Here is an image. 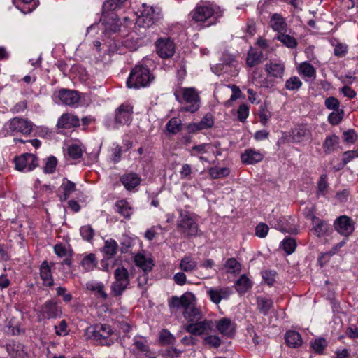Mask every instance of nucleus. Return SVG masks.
Wrapping results in <instances>:
<instances>
[{
	"mask_svg": "<svg viewBox=\"0 0 358 358\" xmlns=\"http://www.w3.org/2000/svg\"><path fill=\"white\" fill-rule=\"evenodd\" d=\"M100 27H101L103 36L108 39V41H105L102 48V44L99 41H95L93 43L94 50L99 54L100 60H103L106 54L110 55L115 52L121 53L123 46L128 48H132L134 47V45L129 43L127 39L124 41H120L118 39L117 33L120 30V19L115 13L104 11L101 22L89 27L87 28V34L96 30Z\"/></svg>",
	"mask_w": 358,
	"mask_h": 358,
	"instance_id": "f257e3e1",
	"label": "nucleus"
},
{
	"mask_svg": "<svg viewBox=\"0 0 358 358\" xmlns=\"http://www.w3.org/2000/svg\"><path fill=\"white\" fill-rule=\"evenodd\" d=\"M84 336L87 340H92L103 346H111L117 339V334L110 325L97 323L86 328Z\"/></svg>",
	"mask_w": 358,
	"mask_h": 358,
	"instance_id": "f03ea898",
	"label": "nucleus"
},
{
	"mask_svg": "<svg viewBox=\"0 0 358 358\" xmlns=\"http://www.w3.org/2000/svg\"><path fill=\"white\" fill-rule=\"evenodd\" d=\"M189 15L194 21L206 23L205 26L208 27L216 24L222 16V11L216 5L201 2L196 5Z\"/></svg>",
	"mask_w": 358,
	"mask_h": 358,
	"instance_id": "7ed1b4c3",
	"label": "nucleus"
},
{
	"mask_svg": "<svg viewBox=\"0 0 358 358\" xmlns=\"http://www.w3.org/2000/svg\"><path fill=\"white\" fill-rule=\"evenodd\" d=\"M153 80L154 76L148 68L139 63L130 72L127 84L129 88L148 87Z\"/></svg>",
	"mask_w": 358,
	"mask_h": 358,
	"instance_id": "20e7f679",
	"label": "nucleus"
},
{
	"mask_svg": "<svg viewBox=\"0 0 358 358\" xmlns=\"http://www.w3.org/2000/svg\"><path fill=\"white\" fill-rule=\"evenodd\" d=\"M180 217L178 220L177 228L185 237L190 238L199 235V225L195 219L188 211L180 210Z\"/></svg>",
	"mask_w": 358,
	"mask_h": 358,
	"instance_id": "39448f33",
	"label": "nucleus"
},
{
	"mask_svg": "<svg viewBox=\"0 0 358 358\" xmlns=\"http://www.w3.org/2000/svg\"><path fill=\"white\" fill-rule=\"evenodd\" d=\"M33 123L27 120L14 117L5 124L3 129L6 135L15 136L21 134L28 136L31 133Z\"/></svg>",
	"mask_w": 358,
	"mask_h": 358,
	"instance_id": "423d86ee",
	"label": "nucleus"
},
{
	"mask_svg": "<svg viewBox=\"0 0 358 358\" xmlns=\"http://www.w3.org/2000/svg\"><path fill=\"white\" fill-rule=\"evenodd\" d=\"M174 94L179 102L189 104L184 108L185 110L194 113L199 108L200 100L196 91H176Z\"/></svg>",
	"mask_w": 358,
	"mask_h": 358,
	"instance_id": "0eeeda50",
	"label": "nucleus"
},
{
	"mask_svg": "<svg viewBox=\"0 0 358 358\" xmlns=\"http://www.w3.org/2000/svg\"><path fill=\"white\" fill-rule=\"evenodd\" d=\"M214 323L210 320L195 321L184 326V329L192 335L199 336L208 334L213 330Z\"/></svg>",
	"mask_w": 358,
	"mask_h": 358,
	"instance_id": "6e6552de",
	"label": "nucleus"
},
{
	"mask_svg": "<svg viewBox=\"0 0 358 358\" xmlns=\"http://www.w3.org/2000/svg\"><path fill=\"white\" fill-rule=\"evenodd\" d=\"M133 106L129 103L121 104L115 111L114 122L115 127L130 124L132 121Z\"/></svg>",
	"mask_w": 358,
	"mask_h": 358,
	"instance_id": "1a4fd4ad",
	"label": "nucleus"
},
{
	"mask_svg": "<svg viewBox=\"0 0 358 358\" xmlns=\"http://www.w3.org/2000/svg\"><path fill=\"white\" fill-rule=\"evenodd\" d=\"M15 168L20 171L29 172L38 166V158L31 153H24L14 159Z\"/></svg>",
	"mask_w": 358,
	"mask_h": 358,
	"instance_id": "9d476101",
	"label": "nucleus"
},
{
	"mask_svg": "<svg viewBox=\"0 0 358 358\" xmlns=\"http://www.w3.org/2000/svg\"><path fill=\"white\" fill-rule=\"evenodd\" d=\"M159 18V13L156 12L153 7L143 4V10L136 19V24L143 28L151 27Z\"/></svg>",
	"mask_w": 358,
	"mask_h": 358,
	"instance_id": "9b49d317",
	"label": "nucleus"
},
{
	"mask_svg": "<svg viewBox=\"0 0 358 358\" xmlns=\"http://www.w3.org/2000/svg\"><path fill=\"white\" fill-rule=\"evenodd\" d=\"M156 50L162 58L171 57L176 51V45L169 38H160L156 43Z\"/></svg>",
	"mask_w": 358,
	"mask_h": 358,
	"instance_id": "f8f14e48",
	"label": "nucleus"
},
{
	"mask_svg": "<svg viewBox=\"0 0 358 358\" xmlns=\"http://www.w3.org/2000/svg\"><path fill=\"white\" fill-rule=\"evenodd\" d=\"M195 296L191 292H185L180 297L172 296L169 301V306L176 310L182 308L184 310L191 301H195Z\"/></svg>",
	"mask_w": 358,
	"mask_h": 358,
	"instance_id": "ddd939ff",
	"label": "nucleus"
},
{
	"mask_svg": "<svg viewBox=\"0 0 358 358\" xmlns=\"http://www.w3.org/2000/svg\"><path fill=\"white\" fill-rule=\"evenodd\" d=\"M336 230L343 236H349L354 230L352 220L346 216L342 215L338 217L334 222Z\"/></svg>",
	"mask_w": 358,
	"mask_h": 358,
	"instance_id": "4468645a",
	"label": "nucleus"
},
{
	"mask_svg": "<svg viewBox=\"0 0 358 358\" xmlns=\"http://www.w3.org/2000/svg\"><path fill=\"white\" fill-rule=\"evenodd\" d=\"M80 125V120L78 116L66 113H63L57 122L56 127L57 129H71L78 127Z\"/></svg>",
	"mask_w": 358,
	"mask_h": 358,
	"instance_id": "2eb2a0df",
	"label": "nucleus"
},
{
	"mask_svg": "<svg viewBox=\"0 0 358 358\" xmlns=\"http://www.w3.org/2000/svg\"><path fill=\"white\" fill-rule=\"evenodd\" d=\"M6 349L12 358H29L24 345L15 341H10L6 345Z\"/></svg>",
	"mask_w": 358,
	"mask_h": 358,
	"instance_id": "dca6fc26",
	"label": "nucleus"
},
{
	"mask_svg": "<svg viewBox=\"0 0 358 358\" xmlns=\"http://www.w3.org/2000/svg\"><path fill=\"white\" fill-rule=\"evenodd\" d=\"M54 96L55 98H58L62 103L71 106L78 103L80 99L78 91H58L57 94Z\"/></svg>",
	"mask_w": 358,
	"mask_h": 358,
	"instance_id": "f3484780",
	"label": "nucleus"
},
{
	"mask_svg": "<svg viewBox=\"0 0 358 358\" xmlns=\"http://www.w3.org/2000/svg\"><path fill=\"white\" fill-rule=\"evenodd\" d=\"M216 329L220 334L229 338L235 334V324L227 317L216 321Z\"/></svg>",
	"mask_w": 358,
	"mask_h": 358,
	"instance_id": "a211bd4d",
	"label": "nucleus"
},
{
	"mask_svg": "<svg viewBox=\"0 0 358 358\" xmlns=\"http://www.w3.org/2000/svg\"><path fill=\"white\" fill-rule=\"evenodd\" d=\"M41 313L44 317L51 319L57 317L62 312L55 301L48 300L42 306Z\"/></svg>",
	"mask_w": 358,
	"mask_h": 358,
	"instance_id": "6ab92c4d",
	"label": "nucleus"
},
{
	"mask_svg": "<svg viewBox=\"0 0 358 358\" xmlns=\"http://www.w3.org/2000/svg\"><path fill=\"white\" fill-rule=\"evenodd\" d=\"M189 303L183 310L185 318L190 323L201 320L203 315L200 309L196 306V300L191 301Z\"/></svg>",
	"mask_w": 358,
	"mask_h": 358,
	"instance_id": "aec40b11",
	"label": "nucleus"
},
{
	"mask_svg": "<svg viewBox=\"0 0 358 358\" xmlns=\"http://www.w3.org/2000/svg\"><path fill=\"white\" fill-rule=\"evenodd\" d=\"M134 345V354L137 358H144V357H148L149 348L147 345V341L145 338L135 337Z\"/></svg>",
	"mask_w": 358,
	"mask_h": 358,
	"instance_id": "412c9836",
	"label": "nucleus"
},
{
	"mask_svg": "<svg viewBox=\"0 0 358 358\" xmlns=\"http://www.w3.org/2000/svg\"><path fill=\"white\" fill-rule=\"evenodd\" d=\"M263 155L254 149H246L241 154V159L243 164H254L263 159Z\"/></svg>",
	"mask_w": 358,
	"mask_h": 358,
	"instance_id": "4be33fe9",
	"label": "nucleus"
},
{
	"mask_svg": "<svg viewBox=\"0 0 358 358\" xmlns=\"http://www.w3.org/2000/svg\"><path fill=\"white\" fill-rule=\"evenodd\" d=\"M120 181L127 190H131L141 183V179L136 173H127L120 178Z\"/></svg>",
	"mask_w": 358,
	"mask_h": 358,
	"instance_id": "5701e85b",
	"label": "nucleus"
},
{
	"mask_svg": "<svg viewBox=\"0 0 358 358\" xmlns=\"http://www.w3.org/2000/svg\"><path fill=\"white\" fill-rule=\"evenodd\" d=\"M270 25L272 29L278 34L286 32L287 30V24L285 19L278 13H274L270 20Z\"/></svg>",
	"mask_w": 358,
	"mask_h": 358,
	"instance_id": "b1692460",
	"label": "nucleus"
},
{
	"mask_svg": "<svg viewBox=\"0 0 358 358\" xmlns=\"http://www.w3.org/2000/svg\"><path fill=\"white\" fill-rule=\"evenodd\" d=\"M40 276L44 286L51 287L54 285L51 268L46 260L43 261L40 266Z\"/></svg>",
	"mask_w": 358,
	"mask_h": 358,
	"instance_id": "393cba45",
	"label": "nucleus"
},
{
	"mask_svg": "<svg viewBox=\"0 0 358 358\" xmlns=\"http://www.w3.org/2000/svg\"><path fill=\"white\" fill-rule=\"evenodd\" d=\"M256 303L257 309L261 314L264 316L268 315L270 310L273 307V299L263 296H257Z\"/></svg>",
	"mask_w": 358,
	"mask_h": 358,
	"instance_id": "a878e982",
	"label": "nucleus"
},
{
	"mask_svg": "<svg viewBox=\"0 0 358 358\" xmlns=\"http://www.w3.org/2000/svg\"><path fill=\"white\" fill-rule=\"evenodd\" d=\"M13 3L24 14L32 12L39 4L38 0H13Z\"/></svg>",
	"mask_w": 358,
	"mask_h": 358,
	"instance_id": "bb28decb",
	"label": "nucleus"
},
{
	"mask_svg": "<svg viewBox=\"0 0 358 358\" xmlns=\"http://www.w3.org/2000/svg\"><path fill=\"white\" fill-rule=\"evenodd\" d=\"M235 59L234 56L227 55L224 57L223 63L217 64L214 66L211 67V69L213 73L215 74L220 75L222 73H226L230 69L231 71V68L235 66Z\"/></svg>",
	"mask_w": 358,
	"mask_h": 358,
	"instance_id": "cd10ccee",
	"label": "nucleus"
},
{
	"mask_svg": "<svg viewBox=\"0 0 358 358\" xmlns=\"http://www.w3.org/2000/svg\"><path fill=\"white\" fill-rule=\"evenodd\" d=\"M76 190V184L66 178H64L63 182L59 188L58 196L60 201L63 202L69 197L71 194Z\"/></svg>",
	"mask_w": 358,
	"mask_h": 358,
	"instance_id": "c85d7f7f",
	"label": "nucleus"
},
{
	"mask_svg": "<svg viewBox=\"0 0 358 358\" xmlns=\"http://www.w3.org/2000/svg\"><path fill=\"white\" fill-rule=\"evenodd\" d=\"M207 294L213 303L218 304L222 299H227L230 295L231 292L229 288H210L207 291Z\"/></svg>",
	"mask_w": 358,
	"mask_h": 358,
	"instance_id": "c756f323",
	"label": "nucleus"
},
{
	"mask_svg": "<svg viewBox=\"0 0 358 358\" xmlns=\"http://www.w3.org/2000/svg\"><path fill=\"white\" fill-rule=\"evenodd\" d=\"M313 232L317 236L320 237L328 234L330 224L326 221L313 217Z\"/></svg>",
	"mask_w": 358,
	"mask_h": 358,
	"instance_id": "7c9ffc66",
	"label": "nucleus"
},
{
	"mask_svg": "<svg viewBox=\"0 0 358 358\" xmlns=\"http://www.w3.org/2000/svg\"><path fill=\"white\" fill-rule=\"evenodd\" d=\"M268 76L281 78L284 73L285 65L282 63L269 62L265 66Z\"/></svg>",
	"mask_w": 358,
	"mask_h": 358,
	"instance_id": "2f4dec72",
	"label": "nucleus"
},
{
	"mask_svg": "<svg viewBox=\"0 0 358 358\" xmlns=\"http://www.w3.org/2000/svg\"><path fill=\"white\" fill-rule=\"evenodd\" d=\"M286 344L293 348H296L302 345L303 340L301 334L296 331H288L285 335Z\"/></svg>",
	"mask_w": 358,
	"mask_h": 358,
	"instance_id": "473e14b6",
	"label": "nucleus"
},
{
	"mask_svg": "<svg viewBox=\"0 0 358 358\" xmlns=\"http://www.w3.org/2000/svg\"><path fill=\"white\" fill-rule=\"evenodd\" d=\"M179 267L183 272L192 273L197 270L198 263L192 256L185 255L181 259Z\"/></svg>",
	"mask_w": 358,
	"mask_h": 358,
	"instance_id": "72a5a7b5",
	"label": "nucleus"
},
{
	"mask_svg": "<svg viewBox=\"0 0 358 358\" xmlns=\"http://www.w3.org/2000/svg\"><path fill=\"white\" fill-rule=\"evenodd\" d=\"M85 148L80 143H73L66 148V152L73 159H79L82 157Z\"/></svg>",
	"mask_w": 358,
	"mask_h": 358,
	"instance_id": "f704fd0d",
	"label": "nucleus"
},
{
	"mask_svg": "<svg viewBox=\"0 0 358 358\" xmlns=\"http://www.w3.org/2000/svg\"><path fill=\"white\" fill-rule=\"evenodd\" d=\"M339 141V137L335 134L327 136L323 143L324 152L330 154L336 151L338 147Z\"/></svg>",
	"mask_w": 358,
	"mask_h": 358,
	"instance_id": "c9c22d12",
	"label": "nucleus"
},
{
	"mask_svg": "<svg viewBox=\"0 0 358 358\" xmlns=\"http://www.w3.org/2000/svg\"><path fill=\"white\" fill-rule=\"evenodd\" d=\"M115 211L124 217L129 219L133 213V208L125 200H119L115 204Z\"/></svg>",
	"mask_w": 358,
	"mask_h": 358,
	"instance_id": "e433bc0d",
	"label": "nucleus"
},
{
	"mask_svg": "<svg viewBox=\"0 0 358 358\" xmlns=\"http://www.w3.org/2000/svg\"><path fill=\"white\" fill-rule=\"evenodd\" d=\"M117 242L110 238L105 241L102 252L107 259H111L117 253Z\"/></svg>",
	"mask_w": 358,
	"mask_h": 358,
	"instance_id": "4c0bfd02",
	"label": "nucleus"
},
{
	"mask_svg": "<svg viewBox=\"0 0 358 358\" xmlns=\"http://www.w3.org/2000/svg\"><path fill=\"white\" fill-rule=\"evenodd\" d=\"M293 138L296 141H301L305 138H309L311 135L310 131L307 125H298L293 131Z\"/></svg>",
	"mask_w": 358,
	"mask_h": 358,
	"instance_id": "58836bf2",
	"label": "nucleus"
},
{
	"mask_svg": "<svg viewBox=\"0 0 358 358\" xmlns=\"http://www.w3.org/2000/svg\"><path fill=\"white\" fill-rule=\"evenodd\" d=\"M115 282L129 285L130 280L129 272L127 268L123 266L118 267L114 272Z\"/></svg>",
	"mask_w": 358,
	"mask_h": 358,
	"instance_id": "ea45409f",
	"label": "nucleus"
},
{
	"mask_svg": "<svg viewBox=\"0 0 358 358\" xmlns=\"http://www.w3.org/2000/svg\"><path fill=\"white\" fill-rule=\"evenodd\" d=\"M252 83L255 87L258 88H270L273 87L272 83L268 80L265 77L262 76L257 71L254 73L252 78Z\"/></svg>",
	"mask_w": 358,
	"mask_h": 358,
	"instance_id": "a19ab883",
	"label": "nucleus"
},
{
	"mask_svg": "<svg viewBox=\"0 0 358 358\" xmlns=\"http://www.w3.org/2000/svg\"><path fill=\"white\" fill-rule=\"evenodd\" d=\"M275 38L288 48H295L298 45L296 38L289 34H286L285 32L278 34Z\"/></svg>",
	"mask_w": 358,
	"mask_h": 358,
	"instance_id": "79ce46f5",
	"label": "nucleus"
},
{
	"mask_svg": "<svg viewBox=\"0 0 358 358\" xmlns=\"http://www.w3.org/2000/svg\"><path fill=\"white\" fill-rule=\"evenodd\" d=\"M235 287L238 293L244 294L252 287V282L245 275H242L236 282Z\"/></svg>",
	"mask_w": 358,
	"mask_h": 358,
	"instance_id": "37998d69",
	"label": "nucleus"
},
{
	"mask_svg": "<svg viewBox=\"0 0 358 358\" xmlns=\"http://www.w3.org/2000/svg\"><path fill=\"white\" fill-rule=\"evenodd\" d=\"M299 74L308 78H315L316 75V71L315 68L310 64L306 62H303L299 64Z\"/></svg>",
	"mask_w": 358,
	"mask_h": 358,
	"instance_id": "c03bdc74",
	"label": "nucleus"
},
{
	"mask_svg": "<svg viewBox=\"0 0 358 358\" xmlns=\"http://www.w3.org/2000/svg\"><path fill=\"white\" fill-rule=\"evenodd\" d=\"M136 264L145 272H149L152 269L154 264L150 259H147L143 255H137L135 258Z\"/></svg>",
	"mask_w": 358,
	"mask_h": 358,
	"instance_id": "a18cd8bd",
	"label": "nucleus"
},
{
	"mask_svg": "<svg viewBox=\"0 0 358 358\" xmlns=\"http://www.w3.org/2000/svg\"><path fill=\"white\" fill-rule=\"evenodd\" d=\"M97 265L95 255L90 253L84 257L81 261V266L87 271H92Z\"/></svg>",
	"mask_w": 358,
	"mask_h": 358,
	"instance_id": "49530a36",
	"label": "nucleus"
},
{
	"mask_svg": "<svg viewBox=\"0 0 358 358\" xmlns=\"http://www.w3.org/2000/svg\"><path fill=\"white\" fill-rule=\"evenodd\" d=\"M214 124V119L213 115L210 113L206 114L202 120L194 124V127H195L197 130H203L206 129L211 128Z\"/></svg>",
	"mask_w": 358,
	"mask_h": 358,
	"instance_id": "de8ad7c7",
	"label": "nucleus"
},
{
	"mask_svg": "<svg viewBox=\"0 0 358 358\" xmlns=\"http://www.w3.org/2000/svg\"><path fill=\"white\" fill-rule=\"evenodd\" d=\"M275 228L280 231L296 234V229L285 218L280 219L275 224Z\"/></svg>",
	"mask_w": 358,
	"mask_h": 358,
	"instance_id": "09e8293b",
	"label": "nucleus"
},
{
	"mask_svg": "<svg viewBox=\"0 0 358 358\" xmlns=\"http://www.w3.org/2000/svg\"><path fill=\"white\" fill-rule=\"evenodd\" d=\"M280 247L287 255L292 254L296 248V240L292 237H286L280 243Z\"/></svg>",
	"mask_w": 358,
	"mask_h": 358,
	"instance_id": "8fccbe9b",
	"label": "nucleus"
},
{
	"mask_svg": "<svg viewBox=\"0 0 358 358\" xmlns=\"http://www.w3.org/2000/svg\"><path fill=\"white\" fill-rule=\"evenodd\" d=\"M208 173L212 178L217 179L227 176L229 174L230 171L227 167L219 168L215 166L210 168Z\"/></svg>",
	"mask_w": 358,
	"mask_h": 358,
	"instance_id": "3c124183",
	"label": "nucleus"
},
{
	"mask_svg": "<svg viewBox=\"0 0 358 358\" xmlns=\"http://www.w3.org/2000/svg\"><path fill=\"white\" fill-rule=\"evenodd\" d=\"M86 287L88 290L94 291L99 293L101 298L106 299L108 294L104 291V285L102 282H89L86 284Z\"/></svg>",
	"mask_w": 358,
	"mask_h": 358,
	"instance_id": "603ef678",
	"label": "nucleus"
},
{
	"mask_svg": "<svg viewBox=\"0 0 358 358\" xmlns=\"http://www.w3.org/2000/svg\"><path fill=\"white\" fill-rule=\"evenodd\" d=\"M166 127L169 133L176 134L182 129L181 120L176 117L171 118L166 124Z\"/></svg>",
	"mask_w": 358,
	"mask_h": 358,
	"instance_id": "864d4df0",
	"label": "nucleus"
},
{
	"mask_svg": "<svg viewBox=\"0 0 358 358\" xmlns=\"http://www.w3.org/2000/svg\"><path fill=\"white\" fill-rule=\"evenodd\" d=\"M127 0H107L103 4L105 12L113 11L121 8Z\"/></svg>",
	"mask_w": 358,
	"mask_h": 358,
	"instance_id": "5fc2aeb1",
	"label": "nucleus"
},
{
	"mask_svg": "<svg viewBox=\"0 0 358 358\" xmlns=\"http://www.w3.org/2000/svg\"><path fill=\"white\" fill-rule=\"evenodd\" d=\"M128 286V285L114 281L110 286L111 294L115 297L121 296L123 292L127 289Z\"/></svg>",
	"mask_w": 358,
	"mask_h": 358,
	"instance_id": "6e6d98bb",
	"label": "nucleus"
},
{
	"mask_svg": "<svg viewBox=\"0 0 358 358\" xmlns=\"http://www.w3.org/2000/svg\"><path fill=\"white\" fill-rule=\"evenodd\" d=\"M224 266L229 273H239L241 271V264L235 258H229Z\"/></svg>",
	"mask_w": 358,
	"mask_h": 358,
	"instance_id": "4d7b16f0",
	"label": "nucleus"
},
{
	"mask_svg": "<svg viewBox=\"0 0 358 358\" xmlns=\"http://www.w3.org/2000/svg\"><path fill=\"white\" fill-rule=\"evenodd\" d=\"M262 55V53L257 52L256 51H254L252 49H251L248 53L247 57V64L249 66H254L256 64H257L261 59V57Z\"/></svg>",
	"mask_w": 358,
	"mask_h": 358,
	"instance_id": "13d9d810",
	"label": "nucleus"
},
{
	"mask_svg": "<svg viewBox=\"0 0 358 358\" xmlns=\"http://www.w3.org/2000/svg\"><path fill=\"white\" fill-rule=\"evenodd\" d=\"M80 233L83 238L87 241H92L94 236V231L90 225L81 227Z\"/></svg>",
	"mask_w": 358,
	"mask_h": 358,
	"instance_id": "bf43d9fd",
	"label": "nucleus"
},
{
	"mask_svg": "<svg viewBox=\"0 0 358 358\" xmlns=\"http://www.w3.org/2000/svg\"><path fill=\"white\" fill-rule=\"evenodd\" d=\"M358 157L357 151H346L343 152V158L342 159V162L341 163L340 167L337 168L336 170H341L343 169L348 162L352 160L354 158Z\"/></svg>",
	"mask_w": 358,
	"mask_h": 358,
	"instance_id": "052dcab7",
	"label": "nucleus"
},
{
	"mask_svg": "<svg viewBox=\"0 0 358 358\" xmlns=\"http://www.w3.org/2000/svg\"><path fill=\"white\" fill-rule=\"evenodd\" d=\"M57 164V158L54 156H50L48 158L45 165L43 168L44 172L46 173H52L55 172Z\"/></svg>",
	"mask_w": 358,
	"mask_h": 358,
	"instance_id": "680f3d73",
	"label": "nucleus"
},
{
	"mask_svg": "<svg viewBox=\"0 0 358 358\" xmlns=\"http://www.w3.org/2000/svg\"><path fill=\"white\" fill-rule=\"evenodd\" d=\"M326 346L327 341L323 338H316L311 343V347L313 349L319 354L322 352Z\"/></svg>",
	"mask_w": 358,
	"mask_h": 358,
	"instance_id": "e2e57ef3",
	"label": "nucleus"
},
{
	"mask_svg": "<svg viewBox=\"0 0 358 358\" xmlns=\"http://www.w3.org/2000/svg\"><path fill=\"white\" fill-rule=\"evenodd\" d=\"M203 343L204 345H208L211 347L217 348L221 345V339L217 336L210 335L206 336L203 340Z\"/></svg>",
	"mask_w": 358,
	"mask_h": 358,
	"instance_id": "0e129e2a",
	"label": "nucleus"
},
{
	"mask_svg": "<svg viewBox=\"0 0 358 358\" xmlns=\"http://www.w3.org/2000/svg\"><path fill=\"white\" fill-rule=\"evenodd\" d=\"M302 83L297 76H292L286 82V89L289 90H298L301 87Z\"/></svg>",
	"mask_w": 358,
	"mask_h": 358,
	"instance_id": "69168bd1",
	"label": "nucleus"
},
{
	"mask_svg": "<svg viewBox=\"0 0 358 358\" xmlns=\"http://www.w3.org/2000/svg\"><path fill=\"white\" fill-rule=\"evenodd\" d=\"M269 227L267 224L263 222H260L255 227V235L259 238H265L268 232Z\"/></svg>",
	"mask_w": 358,
	"mask_h": 358,
	"instance_id": "338daca9",
	"label": "nucleus"
},
{
	"mask_svg": "<svg viewBox=\"0 0 358 358\" xmlns=\"http://www.w3.org/2000/svg\"><path fill=\"white\" fill-rule=\"evenodd\" d=\"M343 115V110H337L336 112H332L329 115L328 120L330 124L333 125H337L342 120Z\"/></svg>",
	"mask_w": 358,
	"mask_h": 358,
	"instance_id": "774afa93",
	"label": "nucleus"
}]
</instances>
